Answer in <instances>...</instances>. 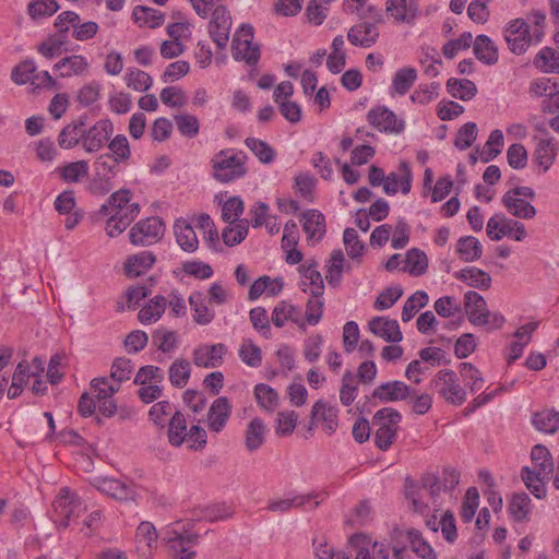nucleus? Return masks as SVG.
I'll return each mask as SVG.
<instances>
[{
	"instance_id": "nucleus-1",
	"label": "nucleus",
	"mask_w": 559,
	"mask_h": 559,
	"mask_svg": "<svg viewBox=\"0 0 559 559\" xmlns=\"http://www.w3.org/2000/svg\"><path fill=\"white\" fill-rule=\"evenodd\" d=\"M247 156L243 152L234 148H224L216 153L212 159L213 178L221 183H228L247 174Z\"/></svg>"
},
{
	"instance_id": "nucleus-2",
	"label": "nucleus",
	"mask_w": 559,
	"mask_h": 559,
	"mask_svg": "<svg viewBox=\"0 0 559 559\" xmlns=\"http://www.w3.org/2000/svg\"><path fill=\"white\" fill-rule=\"evenodd\" d=\"M464 307L468 321L475 326L500 329L504 318L500 313H491L487 309L485 298L477 292L469 290L464 295Z\"/></svg>"
},
{
	"instance_id": "nucleus-3",
	"label": "nucleus",
	"mask_w": 559,
	"mask_h": 559,
	"mask_svg": "<svg viewBox=\"0 0 559 559\" xmlns=\"http://www.w3.org/2000/svg\"><path fill=\"white\" fill-rule=\"evenodd\" d=\"M401 419L402 415L392 407H383L373 415L374 443L381 451L389 450L394 442Z\"/></svg>"
},
{
	"instance_id": "nucleus-4",
	"label": "nucleus",
	"mask_w": 559,
	"mask_h": 559,
	"mask_svg": "<svg viewBox=\"0 0 559 559\" xmlns=\"http://www.w3.org/2000/svg\"><path fill=\"white\" fill-rule=\"evenodd\" d=\"M430 386L450 404L462 405L466 401V392L453 370L438 371L431 380Z\"/></svg>"
},
{
	"instance_id": "nucleus-5",
	"label": "nucleus",
	"mask_w": 559,
	"mask_h": 559,
	"mask_svg": "<svg viewBox=\"0 0 559 559\" xmlns=\"http://www.w3.org/2000/svg\"><path fill=\"white\" fill-rule=\"evenodd\" d=\"M253 28L243 24L235 34L231 48L236 60H245L248 64H255L260 59V48L252 45Z\"/></svg>"
},
{
	"instance_id": "nucleus-6",
	"label": "nucleus",
	"mask_w": 559,
	"mask_h": 559,
	"mask_svg": "<svg viewBox=\"0 0 559 559\" xmlns=\"http://www.w3.org/2000/svg\"><path fill=\"white\" fill-rule=\"evenodd\" d=\"M164 223L159 217H148L131 228L130 241L135 246H150L157 242L164 236Z\"/></svg>"
},
{
	"instance_id": "nucleus-7",
	"label": "nucleus",
	"mask_w": 559,
	"mask_h": 559,
	"mask_svg": "<svg viewBox=\"0 0 559 559\" xmlns=\"http://www.w3.org/2000/svg\"><path fill=\"white\" fill-rule=\"evenodd\" d=\"M53 507L55 511L61 516L59 525L62 527H68L70 520L78 518L85 510L78 495L72 492L68 487L60 489L53 502Z\"/></svg>"
},
{
	"instance_id": "nucleus-8",
	"label": "nucleus",
	"mask_w": 559,
	"mask_h": 559,
	"mask_svg": "<svg viewBox=\"0 0 559 559\" xmlns=\"http://www.w3.org/2000/svg\"><path fill=\"white\" fill-rule=\"evenodd\" d=\"M504 39L512 53H524L532 43L530 25L523 19L511 21L504 28Z\"/></svg>"
},
{
	"instance_id": "nucleus-9",
	"label": "nucleus",
	"mask_w": 559,
	"mask_h": 559,
	"mask_svg": "<svg viewBox=\"0 0 559 559\" xmlns=\"http://www.w3.org/2000/svg\"><path fill=\"white\" fill-rule=\"evenodd\" d=\"M349 544L356 548L355 559H389V547L380 542H372L365 533H356L348 539Z\"/></svg>"
},
{
	"instance_id": "nucleus-10",
	"label": "nucleus",
	"mask_w": 559,
	"mask_h": 559,
	"mask_svg": "<svg viewBox=\"0 0 559 559\" xmlns=\"http://www.w3.org/2000/svg\"><path fill=\"white\" fill-rule=\"evenodd\" d=\"M231 19L224 5H217L209 24V33L219 49H224L229 40Z\"/></svg>"
},
{
	"instance_id": "nucleus-11",
	"label": "nucleus",
	"mask_w": 559,
	"mask_h": 559,
	"mask_svg": "<svg viewBox=\"0 0 559 559\" xmlns=\"http://www.w3.org/2000/svg\"><path fill=\"white\" fill-rule=\"evenodd\" d=\"M367 120L380 132L400 133L405 127L404 121L399 120L395 114L384 106L370 109L367 114Z\"/></svg>"
},
{
	"instance_id": "nucleus-12",
	"label": "nucleus",
	"mask_w": 559,
	"mask_h": 559,
	"mask_svg": "<svg viewBox=\"0 0 559 559\" xmlns=\"http://www.w3.org/2000/svg\"><path fill=\"white\" fill-rule=\"evenodd\" d=\"M316 423H321L328 435L334 433L338 427V409L328 402L317 401L312 406L309 431L312 430Z\"/></svg>"
},
{
	"instance_id": "nucleus-13",
	"label": "nucleus",
	"mask_w": 559,
	"mask_h": 559,
	"mask_svg": "<svg viewBox=\"0 0 559 559\" xmlns=\"http://www.w3.org/2000/svg\"><path fill=\"white\" fill-rule=\"evenodd\" d=\"M93 486L116 500L127 501L135 497V489L131 484L115 478H96Z\"/></svg>"
},
{
	"instance_id": "nucleus-14",
	"label": "nucleus",
	"mask_w": 559,
	"mask_h": 559,
	"mask_svg": "<svg viewBox=\"0 0 559 559\" xmlns=\"http://www.w3.org/2000/svg\"><path fill=\"white\" fill-rule=\"evenodd\" d=\"M111 133L112 123L109 120L103 119L97 121L94 126L85 130L83 148L87 153L99 151Z\"/></svg>"
},
{
	"instance_id": "nucleus-15",
	"label": "nucleus",
	"mask_w": 559,
	"mask_h": 559,
	"mask_svg": "<svg viewBox=\"0 0 559 559\" xmlns=\"http://www.w3.org/2000/svg\"><path fill=\"white\" fill-rule=\"evenodd\" d=\"M414 391L403 381H389L377 386L372 397L383 403L405 401Z\"/></svg>"
},
{
	"instance_id": "nucleus-16",
	"label": "nucleus",
	"mask_w": 559,
	"mask_h": 559,
	"mask_svg": "<svg viewBox=\"0 0 559 559\" xmlns=\"http://www.w3.org/2000/svg\"><path fill=\"white\" fill-rule=\"evenodd\" d=\"M544 131L546 135H548L547 131ZM536 140L537 143L533 154V159L544 171H547L557 157L558 143L551 136L539 138Z\"/></svg>"
},
{
	"instance_id": "nucleus-17",
	"label": "nucleus",
	"mask_w": 559,
	"mask_h": 559,
	"mask_svg": "<svg viewBox=\"0 0 559 559\" xmlns=\"http://www.w3.org/2000/svg\"><path fill=\"white\" fill-rule=\"evenodd\" d=\"M225 354L226 347L221 343L199 346L193 352V362L198 367L215 368L222 364Z\"/></svg>"
},
{
	"instance_id": "nucleus-18",
	"label": "nucleus",
	"mask_w": 559,
	"mask_h": 559,
	"mask_svg": "<svg viewBox=\"0 0 559 559\" xmlns=\"http://www.w3.org/2000/svg\"><path fill=\"white\" fill-rule=\"evenodd\" d=\"M380 34L376 24L361 22L352 26L347 33V38L354 46L370 48L374 45Z\"/></svg>"
},
{
	"instance_id": "nucleus-19",
	"label": "nucleus",
	"mask_w": 559,
	"mask_h": 559,
	"mask_svg": "<svg viewBox=\"0 0 559 559\" xmlns=\"http://www.w3.org/2000/svg\"><path fill=\"white\" fill-rule=\"evenodd\" d=\"M369 330L377 336L389 343H399L403 335L396 320L385 317H374L368 323Z\"/></svg>"
},
{
	"instance_id": "nucleus-20",
	"label": "nucleus",
	"mask_w": 559,
	"mask_h": 559,
	"mask_svg": "<svg viewBox=\"0 0 559 559\" xmlns=\"http://www.w3.org/2000/svg\"><path fill=\"white\" fill-rule=\"evenodd\" d=\"M273 324L277 328H283L286 322L292 321L301 330H306V323L301 318L300 310L288 301H280L273 309L272 318Z\"/></svg>"
},
{
	"instance_id": "nucleus-21",
	"label": "nucleus",
	"mask_w": 559,
	"mask_h": 559,
	"mask_svg": "<svg viewBox=\"0 0 559 559\" xmlns=\"http://www.w3.org/2000/svg\"><path fill=\"white\" fill-rule=\"evenodd\" d=\"M231 414V405L227 397L216 399L209 411L207 425L212 431L219 432L226 425Z\"/></svg>"
},
{
	"instance_id": "nucleus-22",
	"label": "nucleus",
	"mask_w": 559,
	"mask_h": 559,
	"mask_svg": "<svg viewBox=\"0 0 559 559\" xmlns=\"http://www.w3.org/2000/svg\"><path fill=\"white\" fill-rule=\"evenodd\" d=\"M317 263L314 261H307L300 266V272L305 281H302V290L310 292L313 297H321L324 293V283L321 273L316 269Z\"/></svg>"
},
{
	"instance_id": "nucleus-23",
	"label": "nucleus",
	"mask_w": 559,
	"mask_h": 559,
	"mask_svg": "<svg viewBox=\"0 0 559 559\" xmlns=\"http://www.w3.org/2000/svg\"><path fill=\"white\" fill-rule=\"evenodd\" d=\"M174 234L178 246L186 252H194L199 247V240L193 227L183 218L177 219L174 225Z\"/></svg>"
},
{
	"instance_id": "nucleus-24",
	"label": "nucleus",
	"mask_w": 559,
	"mask_h": 559,
	"mask_svg": "<svg viewBox=\"0 0 559 559\" xmlns=\"http://www.w3.org/2000/svg\"><path fill=\"white\" fill-rule=\"evenodd\" d=\"M266 426L264 421L254 417L249 421L245 430V445L249 452L259 450L265 441Z\"/></svg>"
},
{
	"instance_id": "nucleus-25",
	"label": "nucleus",
	"mask_w": 559,
	"mask_h": 559,
	"mask_svg": "<svg viewBox=\"0 0 559 559\" xmlns=\"http://www.w3.org/2000/svg\"><path fill=\"white\" fill-rule=\"evenodd\" d=\"M502 203L508 212L518 218L531 219L536 215V209L528 201L518 198L509 191L502 197Z\"/></svg>"
},
{
	"instance_id": "nucleus-26",
	"label": "nucleus",
	"mask_w": 559,
	"mask_h": 559,
	"mask_svg": "<svg viewBox=\"0 0 559 559\" xmlns=\"http://www.w3.org/2000/svg\"><path fill=\"white\" fill-rule=\"evenodd\" d=\"M197 537L193 535H182L177 531H169L166 534V540L170 556L174 559L187 556L188 552H193L190 547L194 545Z\"/></svg>"
},
{
	"instance_id": "nucleus-27",
	"label": "nucleus",
	"mask_w": 559,
	"mask_h": 559,
	"mask_svg": "<svg viewBox=\"0 0 559 559\" xmlns=\"http://www.w3.org/2000/svg\"><path fill=\"white\" fill-rule=\"evenodd\" d=\"M132 19L140 27L156 28L163 25L165 14L150 7L136 5L132 11Z\"/></svg>"
},
{
	"instance_id": "nucleus-28",
	"label": "nucleus",
	"mask_w": 559,
	"mask_h": 559,
	"mask_svg": "<svg viewBox=\"0 0 559 559\" xmlns=\"http://www.w3.org/2000/svg\"><path fill=\"white\" fill-rule=\"evenodd\" d=\"M304 231L308 238L321 239L325 234V218L322 213L317 210H309L302 214L301 218Z\"/></svg>"
},
{
	"instance_id": "nucleus-29",
	"label": "nucleus",
	"mask_w": 559,
	"mask_h": 559,
	"mask_svg": "<svg viewBox=\"0 0 559 559\" xmlns=\"http://www.w3.org/2000/svg\"><path fill=\"white\" fill-rule=\"evenodd\" d=\"M155 263V255L152 252L143 251L128 258L124 263L127 276L136 277L146 272Z\"/></svg>"
},
{
	"instance_id": "nucleus-30",
	"label": "nucleus",
	"mask_w": 559,
	"mask_h": 559,
	"mask_svg": "<svg viewBox=\"0 0 559 559\" xmlns=\"http://www.w3.org/2000/svg\"><path fill=\"white\" fill-rule=\"evenodd\" d=\"M473 49L479 61L490 66L498 62V48L487 35H478Z\"/></svg>"
},
{
	"instance_id": "nucleus-31",
	"label": "nucleus",
	"mask_w": 559,
	"mask_h": 559,
	"mask_svg": "<svg viewBox=\"0 0 559 559\" xmlns=\"http://www.w3.org/2000/svg\"><path fill=\"white\" fill-rule=\"evenodd\" d=\"M512 223L513 219L508 218L503 214L492 215L487 222V236L493 241H499L503 237H510L512 235Z\"/></svg>"
},
{
	"instance_id": "nucleus-32",
	"label": "nucleus",
	"mask_w": 559,
	"mask_h": 559,
	"mask_svg": "<svg viewBox=\"0 0 559 559\" xmlns=\"http://www.w3.org/2000/svg\"><path fill=\"white\" fill-rule=\"evenodd\" d=\"M531 459L534 465L533 469H531L532 472L544 476H550L552 474L554 462L550 452L546 447L542 444L533 447Z\"/></svg>"
},
{
	"instance_id": "nucleus-33",
	"label": "nucleus",
	"mask_w": 559,
	"mask_h": 559,
	"mask_svg": "<svg viewBox=\"0 0 559 559\" xmlns=\"http://www.w3.org/2000/svg\"><path fill=\"white\" fill-rule=\"evenodd\" d=\"M88 67L86 59L83 56L73 55L70 57L62 58L53 67L56 71H59L61 78H68L71 75L82 74Z\"/></svg>"
},
{
	"instance_id": "nucleus-34",
	"label": "nucleus",
	"mask_w": 559,
	"mask_h": 559,
	"mask_svg": "<svg viewBox=\"0 0 559 559\" xmlns=\"http://www.w3.org/2000/svg\"><path fill=\"white\" fill-rule=\"evenodd\" d=\"M317 495H298L293 498L273 499L267 503V511L285 513L290 511L293 508H302L309 503Z\"/></svg>"
},
{
	"instance_id": "nucleus-35",
	"label": "nucleus",
	"mask_w": 559,
	"mask_h": 559,
	"mask_svg": "<svg viewBox=\"0 0 559 559\" xmlns=\"http://www.w3.org/2000/svg\"><path fill=\"white\" fill-rule=\"evenodd\" d=\"M417 80V71L412 67H404L399 69L391 84L392 93L399 95H405Z\"/></svg>"
},
{
	"instance_id": "nucleus-36",
	"label": "nucleus",
	"mask_w": 559,
	"mask_h": 559,
	"mask_svg": "<svg viewBox=\"0 0 559 559\" xmlns=\"http://www.w3.org/2000/svg\"><path fill=\"white\" fill-rule=\"evenodd\" d=\"M187 437L186 417L182 413L176 412L168 420V441L174 447H180Z\"/></svg>"
},
{
	"instance_id": "nucleus-37",
	"label": "nucleus",
	"mask_w": 559,
	"mask_h": 559,
	"mask_svg": "<svg viewBox=\"0 0 559 559\" xmlns=\"http://www.w3.org/2000/svg\"><path fill=\"white\" fill-rule=\"evenodd\" d=\"M455 277L479 289H488L491 285L490 275L474 266L461 270Z\"/></svg>"
},
{
	"instance_id": "nucleus-38",
	"label": "nucleus",
	"mask_w": 559,
	"mask_h": 559,
	"mask_svg": "<svg viewBox=\"0 0 559 559\" xmlns=\"http://www.w3.org/2000/svg\"><path fill=\"white\" fill-rule=\"evenodd\" d=\"M456 252L465 262H474L483 254L481 243L473 236L461 237L457 240Z\"/></svg>"
},
{
	"instance_id": "nucleus-39",
	"label": "nucleus",
	"mask_w": 559,
	"mask_h": 559,
	"mask_svg": "<svg viewBox=\"0 0 559 559\" xmlns=\"http://www.w3.org/2000/svg\"><path fill=\"white\" fill-rule=\"evenodd\" d=\"M189 302L194 312L193 319L198 324L206 325L213 321L215 312L206 306L202 293H193L189 297Z\"/></svg>"
},
{
	"instance_id": "nucleus-40",
	"label": "nucleus",
	"mask_w": 559,
	"mask_h": 559,
	"mask_svg": "<svg viewBox=\"0 0 559 559\" xmlns=\"http://www.w3.org/2000/svg\"><path fill=\"white\" fill-rule=\"evenodd\" d=\"M534 427L546 433H555L559 429V412L544 409L534 414L532 418Z\"/></svg>"
},
{
	"instance_id": "nucleus-41",
	"label": "nucleus",
	"mask_w": 559,
	"mask_h": 559,
	"mask_svg": "<svg viewBox=\"0 0 559 559\" xmlns=\"http://www.w3.org/2000/svg\"><path fill=\"white\" fill-rule=\"evenodd\" d=\"M447 90L454 98L462 100H469L477 93L475 83L466 79H449L447 82Z\"/></svg>"
},
{
	"instance_id": "nucleus-42",
	"label": "nucleus",
	"mask_w": 559,
	"mask_h": 559,
	"mask_svg": "<svg viewBox=\"0 0 559 559\" xmlns=\"http://www.w3.org/2000/svg\"><path fill=\"white\" fill-rule=\"evenodd\" d=\"M406 536L411 545V549L421 559H437V554L432 547L424 539L418 530L409 528Z\"/></svg>"
},
{
	"instance_id": "nucleus-43",
	"label": "nucleus",
	"mask_w": 559,
	"mask_h": 559,
	"mask_svg": "<svg viewBox=\"0 0 559 559\" xmlns=\"http://www.w3.org/2000/svg\"><path fill=\"white\" fill-rule=\"evenodd\" d=\"M60 178L68 183L82 181L88 176V163L86 160H76L59 168Z\"/></svg>"
},
{
	"instance_id": "nucleus-44",
	"label": "nucleus",
	"mask_w": 559,
	"mask_h": 559,
	"mask_svg": "<svg viewBox=\"0 0 559 559\" xmlns=\"http://www.w3.org/2000/svg\"><path fill=\"white\" fill-rule=\"evenodd\" d=\"M167 300L164 296L157 295L151 299L147 306H144L139 312V320L143 324L158 320L165 312Z\"/></svg>"
},
{
	"instance_id": "nucleus-45",
	"label": "nucleus",
	"mask_w": 559,
	"mask_h": 559,
	"mask_svg": "<svg viewBox=\"0 0 559 559\" xmlns=\"http://www.w3.org/2000/svg\"><path fill=\"white\" fill-rule=\"evenodd\" d=\"M406 498L409 500L415 512L424 513L428 510V500L430 497L425 489L419 488V484L406 480Z\"/></svg>"
},
{
	"instance_id": "nucleus-46",
	"label": "nucleus",
	"mask_w": 559,
	"mask_h": 559,
	"mask_svg": "<svg viewBox=\"0 0 559 559\" xmlns=\"http://www.w3.org/2000/svg\"><path fill=\"white\" fill-rule=\"evenodd\" d=\"M503 144L504 140L502 131L499 129L491 131L484 148L479 153V159L483 163L492 160L501 153Z\"/></svg>"
},
{
	"instance_id": "nucleus-47",
	"label": "nucleus",
	"mask_w": 559,
	"mask_h": 559,
	"mask_svg": "<svg viewBox=\"0 0 559 559\" xmlns=\"http://www.w3.org/2000/svg\"><path fill=\"white\" fill-rule=\"evenodd\" d=\"M138 548L145 555L151 551L157 543V533L154 525L150 522H142L135 534Z\"/></svg>"
},
{
	"instance_id": "nucleus-48",
	"label": "nucleus",
	"mask_w": 559,
	"mask_h": 559,
	"mask_svg": "<svg viewBox=\"0 0 559 559\" xmlns=\"http://www.w3.org/2000/svg\"><path fill=\"white\" fill-rule=\"evenodd\" d=\"M85 130L80 129L72 122L67 124L58 135V144L61 148L70 150L80 143H84Z\"/></svg>"
},
{
	"instance_id": "nucleus-49",
	"label": "nucleus",
	"mask_w": 559,
	"mask_h": 559,
	"mask_svg": "<svg viewBox=\"0 0 559 559\" xmlns=\"http://www.w3.org/2000/svg\"><path fill=\"white\" fill-rule=\"evenodd\" d=\"M534 66L546 73H559V56L552 48L546 47L535 56Z\"/></svg>"
},
{
	"instance_id": "nucleus-50",
	"label": "nucleus",
	"mask_w": 559,
	"mask_h": 559,
	"mask_svg": "<svg viewBox=\"0 0 559 559\" xmlns=\"http://www.w3.org/2000/svg\"><path fill=\"white\" fill-rule=\"evenodd\" d=\"M191 373L190 362L186 359H176L169 367V381L176 388H183Z\"/></svg>"
},
{
	"instance_id": "nucleus-51",
	"label": "nucleus",
	"mask_w": 559,
	"mask_h": 559,
	"mask_svg": "<svg viewBox=\"0 0 559 559\" xmlns=\"http://www.w3.org/2000/svg\"><path fill=\"white\" fill-rule=\"evenodd\" d=\"M12 80L17 84L32 83L39 86L36 83L39 80V75L36 73V66L33 60H25L12 70Z\"/></svg>"
},
{
	"instance_id": "nucleus-52",
	"label": "nucleus",
	"mask_w": 559,
	"mask_h": 559,
	"mask_svg": "<svg viewBox=\"0 0 559 559\" xmlns=\"http://www.w3.org/2000/svg\"><path fill=\"white\" fill-rule=\"evenodd\" d=\"M550 476H544L532 472L530 467L522 469V479L527 489L537 498L542 499L546 496L545 478L549 479Z\"/></svg>"
},
{
	"instance_id": "nucleus-53",
	"label": "nucleus",
	"mask_w": 559,
	"mask_h": 559,
	"mask_svg": "<svg viewBox=\"0 0 559 559\" xmlns=\"http://www.w3.org/2000/svg\"><path fill=\"white\" fill-rule=\"evenodd\" d=\"M152 343L158 350L170 353L177 347V333L165 328L157 329L152 335Z\"/></svg>"
},
{
	"instance_id": "nucleus-54",
	"label": "nucleus",
	"mask_w": 559,
	"mask_h": 559,
	"mask_svg": "<svg viewBox=\"0 0 559 559\" xmlns=\"http://www.w3.org/2000/svg\"><path fill=\"white\" fill-rule=\"evenodd\" d=\"M344 261V253L341 249L334 250L332 252L325 274V278L330 285L337 286L340 284Z\"/></svg>"
},
{
	"instance_id": "nucleus-55",
	"label": "nucleus",
	"mask_w": 559,
	"mask_h": 559,
	"mask_svg": "<svg viewBox=\"0 0 559 559\" xmlns=\"http://www.w3.org/2000/svg\"><path fill=\"white\" fill-rule=\"evenodd\" d=\"M460 373L472 393H475L484 386V378L480 371L471 362L460 364Z\"/></svg>"
},
{
	"instance_id": "nucleus-56",
	"label": "nucleus",
	"mask_w": 559,
	"mask_h": 559,
	"mask_svg": "<svg viewBox=\"0 0 559 559\" xmlns=\"http://www.w3.org/2000/svg\"><path fill=\"white\" fill-rule=\"evenodd\" d=\"M245 144L261 163L271 164L275 159V151L265 141L247 138Z\"/></svg>"
},
{
	"instance_id": "nucleus-57",
	"label": "nucleus",
	"mask_w": 559,
	"mask_h": 559,
	"mask_svg": "<svg viewBox=\"0 0 559 559\" xmlns=\"http://www.w3.org/2000/svg\"><path fill=\"white\" fill-rule=\"evenodd\" d=\"M428 295L424 290H418L406 299L402 310V321L408 322L413 319L418 309L428 304Z\"/></svg>"
},
{
	"instance_id": "nucleus-58",
	"label": "nucleus",
	"mask_w": 559,
	"mask_h": 559,
	"mask_svg": "<svg viewBox=\"0 0 559 559\" xmlns=\"http://www.w3.org/2000/svg\"><path fill=\"white\" fill-rule=\"evenodd\" d=\"M531 499L525 492L514 493L509 502V511L512 518L518 521H524L530 513Z\"/></svg>"
},
{
	"instance_id": "nucleus-59",
	"label": "nucleus",
	"mask_w": 559,
	"mask_h": 559,
	"mask_svg": "<svg viewBox=\"0 0 559 559\" xmlns=\"http://www.w3.org/2000/svg\"><path fill=\"white\" fill-rule=\"evenodd\" d=\"M240 359L249 367L257 368L262 364V352L251 340H245L239 348Z\"/></svg>"
},
{
	"instance_id": "nucleus-60",
	"label": "nucleus",
	"mask_w": 559,
	"mask_h": 559,
	"mask_svg": "<svg viewBox=\"0 0 559 559\" xmlns=\"http://www.w3.org/2000/svg\"><path fill=\"white\" fill-rule=\"evenodd\" d=\"M174 120L181 135L193 139L199 134L200 123L195 116L189 114L175 115Z\"/></svg>"
},
{
	"instance_id": "nucleus-61",
	"label": "nucleus",
	"mask_w": 559,
	"mask_h": 559,
	"mask_svg": "<svg viewBox=\"0 0 559 559\" xmlns=\"http://www.w3.org/2000/svg\"><path fill=\"white\" fill-rule=\"evenodd\" d=\"M405 262L407 264L408 272L415 276L424 274L428 267L427 255L425 252L416 248L407 251Z\"/></svg>"
},
{
	"instance_id": "nucleus-62",
	"label": "nucleus",
	"mask_w": 559,
	"mask_h": 559,
	"mask_svg": "<svg viewBox=\"0 0 559 559\" xmlns=\"http://www.w3.org/2000/svg\"><path fill=\"white\" fill-rule=\"evenodd\" d=\"M357 381L352 371L347 370L342 378L340 400L343 405L349 406L357 396Z\"/></svg>"
},
{
	"instance_id": "nucleus-63",
	"label": "nucleus",
	"mask_w": 559,
	"mask_h": 559,
	"mask_svg": "<svg viewBox=\"0 0 559 559\" xmlns=\"http://www.w3.org/2000/svg\"><path fill=\"white\" fill-rule=\"evenodd\" d=\"M110 155L116 162L126 163L131 156V150L128 139L122 135H116L108 144Z\"/></svg>"
},
{
	"instance_id": "nucleus-64",
	"label": "nucleus",
	"mask_w": 559,
	"mask_h": 559,
	"mask_svg": "<svg viewBox=\"0 0 559 559\" xmlns=\"http://www.w3.org/2000/svg\"><path fill=\"white\" fill-rule=\"evenodd\" d=\"M126 80L128 87L138 92L147 91L153 83V79L148 73L135 68L128 70Z\"/></svg>"
}]
</instances>
